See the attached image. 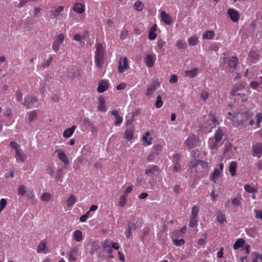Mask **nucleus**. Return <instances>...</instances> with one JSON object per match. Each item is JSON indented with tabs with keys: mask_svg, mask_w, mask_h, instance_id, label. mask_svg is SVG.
<instances>
[{
	"mask_svg": "<svg viewBox=\"0 0 262 262\" xmlns=\"http://www.w3.org/2000/svg\"><path fill=\"white\" fill-rule=\"evenodd\" d=\"M110 112L116 118V121L114 122V124L117 126H120L123 121V117L119 116L118 111L117 110H113Z\"/></svg>",
	"mask_w": 262,
	"mask_h": 262,
	"instance_id": "15",
	"label": "nucleus"
},
{
	"mask_svg": "<svg viewBox=\"0 0 262 262\" xmlns=\"http://www.w3.org/2000/svg\"><path fill=\"white\" fill-rule=\"evenodd\" d=\"M245 240L243 238H239L233 244V248L234 250H237L238 248L242 247L245 244Z\"/></svg>",
	"mask_w": 262,
	"mask_h": 262,
	"instance_id": "35",
	"label": "nucleus"
},
{
	"mask_svg": "<svg viewBox=\"0 0 262 262\" xmlns=\"http://www.w3.org/2000/svg\"><path fill=\"white\" fill-rule=\"evenodd\" d=\"M229 119L234 127L243 128L246 127L248 124V121L251 117L250 113L248 112L237 113L235 114H232L231 112L228 113Z\"/></svg>",
	"mask_w": 262,
	"mask_h": 262,
	"instance_id": "1",
	"label": "nucleus"
},
{
	"mask_svg": "<svg viewBox=\"0 0 262 262\" xmlns=\"http://www.w3.org/2000/svg\"><path fill=\"white\" fill-rule=\"evenodd\" d=\"M256 127H259L260 126L259 124L262 120V114H261V113L257 114L256 115Z\"/></svg>",
	"mask_w": 262,
	"mask_h": 262,
	"instance_id": "57",
	"label": "nucleus"
},
{
	"mask_svg": "<svg viewBox=\"0 0 262 262\" xmlns=\"http://www.w3.org/2000/svg\"><path fill=\"white\" fill-rule=\"evenodd\" d=\"M215 33L213 30L206 31L204 32L202 35L204 39H211L214 36Z\"/></svg>",
	"mask_w": 262,
	"mask_h": 262,
	"instance_id": "32",
	"label": "nucleus"
},
{
	"mask_svg": "<svg viewBox=\"0 0 262 262\" xmlns=\"http://www.w3.org/2000/svg\"><path fill=\"white\" fill-rule=\"evenodd\" d=\"M88 246L90 247V253L91 254H94L96 253L98 256H101L100 253L98 252V250L100 249V246L99 243L97 242H90Z\"/></svg>",
	"mask_w": 262,
	"mask_h": 262,
	"instance_id": "6",
	"label": "nucleus"
},
{
	"mask_svg": "<svg viewBox=\"0 0 262 262\" xmlns=\"http://www.w3.org/2000/svg\"><path fill=\"white\" fill-rule=\"evenodd\" d=\"M76 197L73 194H71L66 201V204L68 207H71L76 202Z\"/></svg>",
	"mask_w": 262,
	"mask_h": 262,
	"instance_id": "34",
	"label": "nucleus"
},
{
	"mask_svg": "<svg viewBox=\"0 0 262 262\" xmlns=\"http://www.w3.org/2000/svg\"><path fill=\"white\" fill-rule=\"evenodd\" d=\"M125 203H126L125 196H121L119 202V205L120 206H121V207H123L125 204Z\"/></svg>",
	"mask_w": 262,
	"mask_h": 262,
	"instance_id": "62",
	"label": "nucleus"
},
{
	"mask_svg": "<svg viewBox=\"0 0 262 262\" xmlns=\"http://www.w3.org/2000/svg\"><path fill=\"white\" fill-rule=\"evenodd\" d=\"M144 8L143 4L139 1H136L134 4V8L138 11H141L143 10Z\"/></svg>",
	"mask_w": 262,
	"mask_h": 262,
	"instance_id": "42",
	"label": "nucleus"
},
{
	"mask_svg": "<svg viewBox=\"0 0 262 262\" xmlns=\"http://www.w3.org/2000/svg\"><path fill=\"white\" fill-rule=\"evenodd\" d=\"M133 226V224L131 225L130 223H128V226L126 228V231L124 234L127 238H130L132 237L131 230Z\"/></svg>",
	"mask_w": 262,
	"mask_h": 262,
	"instance_id": "41",
	"label": "nucleus"
},
{
	"mask_svg": "<svg viewBox=\"0 0 262 262\" xmlns=\"http://www.w3.org/2000/svg\"><path fill=\"white\" fill-rule=\"evenodd\" d=\"M244 189L245 191L249 193H254L256 192L257 191V189L256 188L250 186L249 184H246L244 186Z\"/></svg>",
	"mask_w": 262,
	"mask_h": 262,
	"instance_id": "43",
	"label": "nucleus"
},
{
	"mask_svg": "<svg viewBox=\"0 0 262 262\" xmlns=\"http://www.w3.org/2000/svg\"><path fill=\"white\" fill-rule=\"evenodd\" d=\"M224 136V133L222 129L219 127L215 132L214 135V139L216 140L215 142H219L222 144L223 137Z\"/></svg>",
	"mask_w": 262,
	"mask_h": 262,
	"instance_id": "20",
	"label": "nucleus"
},
{
	"mask_svg": "<svg viewBox=\"0 0 262 262\" xmlns=\"http://www.w3.org/2000/svg\"><path fill=\"white\" fill-rule=\"evenodd\" d=\"M245 85V82H242L234 84L230 91V95L231 96L235 95V94L239 93L240 91L244 89Z\"/></svg>",
	"mask_w": 262,
	"mask_h": 262,
	"instance_id": "10",
	"label": "nucleus"
},
{
	"mask_svg": "<svg viewBox=\"0 0 262 262\" xmlns=\"http://www.w3.org/2000/svg\"><path fill=\"white\" fill-rule=\"evenodd\" d=\"M196 144V136L194 135L190 136L188 137L185 142V144L188 149L193 148Z\"/></svg>",
	"mask_w": 262,
	"mask_h": 262,
	"instance_id": "11",
	"label": "nucleus"
},
{
	"mask_svg": "<svg viewBox=\"0 0 262 262\" xmlns=\"http://www.w3.org/2000/svg\"><path fill=\"white\" fill-rule=\"evenodd\" d=\"M47 251L48 248L46 247L45 241L44 240L41 241L37 246V252L46 253Z\"/></svg>",
	"mask_w": 262,
	"mask_h": 262,
	"instance_id": "23",
	"label": "nucleus"
},
{
	"mask_svg": "<svg viewBox=\"0 0 262 262\" xmlns=\"http://www.w3.org/2000/svg\"><path fill=\"white\" fill-rule=\"evenodd\" d=\"M73 10L78 13L81 14L84 12V6L81 3H76L73 7Z\"/></svg>",
	"mask_w": 262,
	"mask_h": 262,
	"instance_id": "27",
	"label": "nucleus"
},
{
	"mask_svg": "<svg viewBox=\"0 0 262 262\" xmlns=\"http://www.w3.org/2000/svg\"><path fill=\"white\" fill-rule=\"evenodd\" d=\"M163 101L162 100V97L160 95H158L157 97V99L155 103V106L157 108H160L163 105Z\"/></svg>",
	"mask_w": 262,
	"mask_h": 262,
	"instance_id": "48",
	"label": "nucleus"
},
{
	"mask_svg": "<svg viewBox=\"0 0 262 262\" xmlns=\"http://www.w3.org/2000/svg\"><path fill=\"white\" fill-rule=\"evenodd\" d=\"M15 99L17 101H21L22 100L23 94L19 90H18L16 91Z\"/></svg>",
	"mask_w": 262,
	"mask_h": 262,
	"instance_id": "54",
	"label": "nucleus"
},
{
	"mask_svg": "<svg viewBox=\"0 0 262 262\" xmlns=\"http://www.w3.org/2000/svg\"><path fill=\"white\" fill-rule=\"evenodd\" d=\"M15 158H16V160L17 162H24L27 159V156L20 149L19 150L16 151V152H15Z\"/></svg>",
	"mask_w": 262,
	"mask_h": 262,
	"instance_id": "22",
	"label": "nucleus"
},
{
	"mask_svg": "<svg viewBox=\"0 0 262 262\" xmlns=\"http://www.w3.org/2000/svg\"><path fill=\"white\" fill-rule=\"evenodd\" d=\"M181 158V155L179 154L175 153L173 155L172 162L179 163Z\"/></svg>",
	"mask_w": 262,
	"mask_h": 262,
	"instance_id": "55",
	"label": "nucleus"
},
{
	"mask_svg": "<svg viewBox=\"0 0 262 262\" xmlns=\"http://www.w3.org/2000/svg\"><path fill=\"white\" fill-rule=\"evenodd\" d=\"M58 157L64 164H69L68 157L63 151L59 150L58 153Z\"/></svg>",
	"mask_w": 262,
	"mask_h": 262,
	"instance_id": "33",
	"label": "nucleus"
},
{
	"mask_svg": "<svg viewBox=\"0 0 262 262\" xmlns=\"http://www.w3.org/2000/svg\"><path fill=\"white\" fill-rule=\"evenodd\" d=\"M198 69L196 68H194L192 70H188L185 72L186 76L191 78H193L196 77Z\"/></svg>",
	"mask_w": 262,
	"mask_h": 262,
	"instance_id": "37",
	"label": "nucleus"
},
{
	"mask_svg": "<svg viewBox=\"0 0 262 262\" xmlns=\"http://www.w3.org/2000/svg\"><path fill=\"white\" fill-rule=\"evenodd\" d=\"M209 118L214 126H215L216 124H219V122L216 119V117L213 114L210 113L209 114Z\"/></svg>",
	"mask_w": 262,
	"mask_h": 262,
	"instance_id": "49",
	"label": "nucleus"
},
{
	"mask_svg": "<svg viewBox=\"0 0 262 262\" xmlns=\"http://www.w3.org/2000/svg\"><path fill=\"white\" fill-rule=\"evenodd\" d=\"M10 146L15 150V152L17 150H19L21 149L19 148V145H18L17 143L14 141H11L10 142Z\"/></svg>",
	"mask_w": 262,
	"mask_h": 262,
	"instance_id": "52",
	"label": "nucleus"
},
{
	"mask_svg": "<svg viewBox=\"0 0 262 262\" xmlns=\"http://www.w3.org/2000/svg\"><path fill=\"white\" fill-rule=\"evenodd\" d=\"M86 34H88L87 32H85V34L83 35L76 34L74 36V39L77 41L80 42L84 39Z\"/></svg>",
	"mask_w": 262,
	"mask_h": 262,
	"instance_id": "47",
	"label": "nucleus"
},
{
	"mask_svg": "<svg viewBox=\"0 0 262 262\" xmlns=\"http://www.w3.org/2000/svg\"><path fill=\"white\" fill-rule=\"evenodd\" d=\"M64 39V35L63 34H59L56 36V38L53 42L52 47L54 51H57L59 46L62 43Z\"/></svg>",
	"mask_w": 262,
	"mask_h": 262,
	"instance_id": "5",
	"label": "nucleus"
},
{
	"mask_svg": "<svg viewBox=\"0 0 262 262\" xmlns=\"http://www.w3.org/2000/svg\"><path fill=\"white\" fill-rule=\"evenodd\" d=\"M23 105L27 109H29L33 107H37L38 105L37 99L34 96H27L24 98Z\"/></svg>",
	"mask_w": 262,
	"mask_h": 262,
	"instance_id": "3",
	"label": "nucleus"
},
{
	"mask_svg": "<svg viewBox=\"0 0 262 262\" xmlns=\"http://www.w3.org/2000/svg\"><path fill=\"white\" fill-rule=\"evenodd\" d=\"M102 247L103 250L108 254V257L110 258H113L114 256L111 254L113 250L111 246V244L110 243V241L105 240L102 245Z\"/></svg>",
	"mask_w": 262,
	"mask_h": 262,
	"instance_id": "14",
	"label": "nucleus"
},
{
	"mask_svg": "<svg viewBox=\"0 0 262 262\" xmlns=\"http://www.w3.org/2000/svg\"><path fill=\"white\" fill-rule=\"evenodd\" d=\"M255 167L257 170H262V159L259 160L255 165Z\"/></svg>",
	"mask_w": 262,
	"mask_h": 262,
	"instance_id": "64",
	"label": "nucleus"
},
{
	"mask_svg": "<svg viewBox=\"0 0 262 262\" xmlns=\"http://www.w3.org/2000/svg\"><path fill=\"white\" fill-rule=\"evenodd\" d=\"M228 66L230 68H235L237 64L238 58L236 56H232L231 57L228 58L227 59Z\"/></svg>",
	"mask_w": 262,
	"mask_h": 262,
	"instance_id": "24",
	"label": "nucleus"
},
{
	"mask_svg": "<svg viewBox=\"0 0 262 262\" xmlns=\"http://www.w3.org/2000/svg\"><path fill=\"white\" fill-rule=\"evenodd\" d=\"M199 212L198 207L196 206H193L191 208V216L192 217H196Z\"/></svg>",
	"mask_w": 262,
	"mask_h": 262,
	"instance_id": "46",
	"label": "nucleus"
},
{
	"mask_svg": "<svg viewBox=\"0 0 262 262\" xmlns=\"http://www.w3.org/2000/svg\"><path fill=\"white\" fill-rule=\"evenodd\" d=\"M82 123L87 127H92V128H94V126L88 118H84L82 120Z\"/></svg>",
	"mask_w": 262,
	"mask_h": 262,
	"instance_id": "45",
	"label": "nucleus"
},
{
	"mask_svg": "<svg viewBox=\"0 0 262 262\" xmlns=\"http://www.w3.org/2000/svg\"><path fill=\"white\" fill-rule=\"evenodd\" d=\"M37 113L35 111H30L28 112L26 116V119L29 122H32L36 118Z\"/></svg>",
	"mask_w": 262,
	"mask_h": 262,
	"instance_id": "28",
	"label": "nucleus"
},
{
	"mask_svg": "<svg viewBox=\"0 0 262 262\" xmlns=\"http://www.w3.org/2000/svg\"><path fill=\"white\" fill-rule=\"evenodd\" d=\"M178 77L176 75H172L170 76V79H169V82L171 83H176L178 81Z\"/></svg>",
	"mask_w": 262,
	"mask_h": 262,
	"instance_id": "60",
	"label": "nucleus"
},
{
	"mask_svg": "<svg viewBox=\"0 0 262 262\" xmlns=\"http://www.w3.org/2000/svg\"><path fill=\"white\" fill-rule=\"evenodd\" d=\"M74 237L77 242H80L83 239L82 233L80 230H77L74 232Z\"/></svg>",
	"mask_w": 262,
	"mask_h": 262,
	"instance_id": "38",
	"label": "nucleus"
},
{
	"mask_svg": "<svg viewBox=\"0 0 262 262\" xmlns=\"http://www.w3.org/2000/svg\"><path fill=\"white\" fill-rule=\"evenodd\" d=\"M75 128H76V126L73 125L70 128H68L66 129L63 132V137H64L66 138H69L71 137L72 136V135L73 134Z\"/></svg>",
	"mask_w": 262,
	"mask_h": 262,
	"instance_id": "26",
	"label": "nucleus"
},
{
	"mask_svg": "<svg viewBox=\"0 0 262 262\" xmlns=\"http://www.w3.org/2000/svg\"><path fill=\"white\" fill-rule=\"evenodd\" d=\"M160 84L158 81H153L147 89L146 95L150 97L158 89Z\"/></svg>",
	"mask_w": 262,
	"mask_h": 262,
	"instance_id": "7",
	"label": "nucleus"
},
{
	"mask_svg": "<svg viewBox=\"0 0 262 262\" xmlns=\"http://www.w3.org/2000/svg\"><path fill=\"white\" fill-rule=\"evenodd\" d=\"M176 46L179 49H184L186 47V43L184 40H178L177 41Z\"/></svg>",
	"mask_w": 262,
	"mask_h": 262,
	"instance_id": "44",
	"label": "nucleus"
},
{
	"mask_svg": "<svg viewBox=\"0 0 262 262\" xmlns=\"http://www.w3.org/2000/svg\"><path fill=\"white\" fill-rule=\"evenodd\" d=\"M51 198V195L48 193H43L41 196V199L45 202H48Z\"/></svg>",
	"mask_w": 262,
	"mask_h": 262,
	"instance_id": "50",
	"label": "nucleus"
},
{
	"mask_svg": "<svg viewBox=\"0 0 262 262\" xmlns=\"http://www.w3.org/2000/svg\"><path fill=\"white\" fill-rule=\"evenodd\" d=\"M188 42L189 46H195L198 43V37L196 36L193 35L189 37L188 39Z\"/></svg>",
	"mask_w": 262,
	"mask_h": 262,
	"instance_id": "39",
	"label": "nucleus"
},
{
	"mask_svg": "<svg viewBox=\"0 0 262 262\" xmlns=\"http://www.w3.org/2000/svg\"><path fill=\"white\" fill-rule=\"evenodd\" d=\"M216 140L212 138H210L208 140V146L211 150H217L222 144L219 142H215Z\"/></svg>",
	"mask_w": 262,
	"mask_h": 262,
	"instance_id": "16",
	"label": "nucleus"
},
{
	"mask_svg": "<svg viewBox=\"0 0 262 262\" xmlns=\"http://www.w3.org/2000/svg\"><path fill=\"white\" fill-rule=\"evenodd\" d=\"M232 96L235 97V99L237 100H240L242 102L246 101L248 100V96L245 93H238L235 95H232Z\"/></svg>",
	"mask_w": 262,
	"mask_h": 262,
	"instance_id": "30",
	"label": "nucleus"
},
{
	"mask_svg": "<svg viewBox=\"0 0 262 262\" xmlns=\"http://www.w3.org/2000/svg\"><path fill=\"white\" fill-rule=\"evenodd\" d=\"M26 192V187L24 185L19 186L18 189V195L19 196H24Z\"/></svg>",
	"mask_w": 262,
	"mask_h": 262,
	"instance_id": "51",
	"label": "nucleus"
},
{
	"mask_svg": "<svg viewBox=\"0 0 262 262\" xmlns=\"http://www.w3.org/2000/svg\"><path fill=\"white\" fill-rule=\"evenodd\" d=\"M105 49L102 43H98L95 53V63L96 66L100 68L103 66L104 62V55Z\"/></svg>",
	"mask_w": 262,
	"mask_h": 262,
	"instance_id": "2",
	"label": "nucleus"
},
{
	"mask_svg": "<svg viewBox=\"0 0 262 262\" xmlns=\"http://www.w3.org/2000/svg\"><path fill=\"white\" fill-rule=\"evenodd\" d=\"M173 171L174 172H179L181 169V165L179 163H173Z\"/></svg>",
	"mask_w": 262,
	"mask_h": 262,
	"instance_id": "58",
	"label": "nucleus"
},
{
	"mask_svg": "<svg viewBox=\"0 0 262 262\" xmlns=\"http://www.w3.org/2000/svg\"><path fill=\"white\" fill-rule=\"evenodd\" d=\"M78 248L75 247H73L69 251L68 253L71 254H73V255H74L75 256L77 255L78 254Z\"/></svg>",
	"mask_w": 262,
	"mask_h": 262,
	"instance_id": "61",
	"label": "nucleus"
},
{
	"mask_svg": "<svg viewBox=\"0 0 262 262\" xmlns=\"http://www.w3.org/2000/svg\"><path fill=\"white\" fill-rule=\"evenodd\" d=\"M193 167H195L198 166H201L202 169L205 171H208V164L207 162H205L203 160H198L195 161V162L193 164Z\"/></svg>",
	"mask_w": 262,
	"mask_h": 262,
	"instance_id": "19",
	"label": "nucleus"
},
{
	"mask_svg": "<svg viewBox=\"0 0 262 262\" xmlns=\"http://www.w3.org/2000/svg\"><path fill=\"white\" fill-rule=\"evenodd\" d=\"M160 171L159 167L157 165H152L150 168L145 170V173L149 176L152 177L153 176L159 173Z\"/></svg>",
	"mask_w": 262,
	"mask_h": 262,
	"instance_id": "13",
	"label": "nucleus"
},
{
	"mask_svg": "<svg viewBox=\"0 0 262 262\" xmlns=\"http://www.w3.org/2000/svg\"><path fill=\"white\" fill-rule=\"evenodd\" d=\"M156 60V56L155 54H148L144 59L145 63L148 68L152 67Z\"/></svg>",
	"mask_w": 262,
	"mask_h": 262,
	"instance_id": "8",
	"label": "nucleus"
},
{
	"mask_svg": "<svg viewBox=\"0 0 262 262\" xmlns=\"http://www.w3.org/2000/svg\"><path fill=\"white\" fill-rule=\"evenodd\" d=\"M237 167V163L234 161L230 163L229 167V171L231 176H234L236 174V169Z\"/></svg>",
	"mask_w": 262,
	"mask_h": 262,
	"instance_id": "31",
	"label": "nucleus"
},
{
	"mask_svg": "<svg viewBox=\"0 0 262 262\" xmlns=\"http://www.w3.org/2000/svg\"><path fill=\"white\" fill-rule=\"evenodd\" d=\"M63 7L62 6H59L57 8H55L52 10L53 15L55 18H57L60 15V13L63 11Z\"/></svg>",
	"mask_w": 262,
	"mask_h": 262,
	"instance_id": "40",
	"label": "nucleus"
},
{
	"mask_svg": "<svg viewBox=\"0 0 262 262\" xmlns=\"http://www.w3.org/2000/svg\"><path fill=\"white\" fill-rule=\"evenodd\" d=\"M228 14L233 22H237L239 20V14L237 11L230 8L228 10Z\"/></svg>",
	"mask_w": 262,
	"mask_h": 262,
	"instance_id": "12",
	"label": "nucleus"
},
{
	"mask_svg": "<svg viewBox=\"0 0 262 262\" xmlns=\"http://www.w3.org/2000/svg\"><path fill=\"white\" fill-rule=\"evenodd\" d=\"M161 17L162 20L167 25H170L172 22L171 17L164 11L161 12Z\"/></svg>",
	"mask_w": 262,
	"mask_h": 262,
	"instance_id": "17",
	"label": "nucleus"
},
{
	"mask_svg": "<svg viewBox=\"0 0 262 262\" xmlns=\"http://www.w3.org/2000/svg\"><path fill=\"white\" fill-rule=\"evenodd\" d=\"M252 156L260 158L262 156V143L254 142L252 146Z\"/></svg>",
	"mask_w": 262,
	"mask_h": 262,
	"instance_id": "4",
	"label": "nucleus"
},
{
	"mask_svg": "<svg viewBox=\"0 0 262 262\" xmlns=\"http://www.w3.org/2000/svg\"><path fill=\"white\" fill-rule=\"evenodd\" d=\"M216 218L217 222L220 224H223L226 221L225 214L221 211H219L217 213Z\"/></svg>",
	"mask_w": 262,
	"mask_h": 262,
	"instance_id": "36",
	"label": "nucleus"
},
{
	"mask_svg": "<svg viewBox=\"0 0 262 262\" xmlns=\"http://www.w3.org/2000/svg\"><path fill=\"white\" fill-rule=\"evenodd\" d=\"M134 128L132 126L128 127L124 133V138L127 141H130L133 137Z\"/></svg>",
	"mask_w": 262,
	"mask_h": 262,
	"instance_id": "21",
	"label": "nucleus"
},
{
	"mask_svg": "<svg viewBox=\"0 0 262 262\" xmlns=\"http://www.w3.org/2000/svg\"><path fill=\"white\" fill-rule=\"evenodd\" d=\"M108 88V83L107 81L102 80L100 81L98 86L97 88V91L100 93H103L106 91Z\"/></svg>",
	"mask_w": 262,
	"mask_h": 262,
	"instance_id": "18",
	"label": "nucleus"
},
{
	"mask_svg": "<svg viewBox=\"0 0 262 262\" xmlns=\"http://www.w3.org/2000/svg\"><path fill=\"white\" fill-rule=\"evenodd\" d=\"M128 35V31L126 30H123L120 34V39L124 40L125 39Z\"/></svg>",
	"mask_w": 262,
	"mask_h": 262,
	"instance_id": "63",
	"label": "nucleus"
},
{
	"mask_svg": "<svg viewBox=\"0 0 262 262\" xmlns=\"http://www.w3.org/2000/svg\"><path fill=\"white\" fill-rule=\"evenodd\" d=\"M128 68V60L126 57L120 58L118 66V71L120 73H123Z\"/></svg>",
	"mask_w": 262,
	"mask_h": 262,
	"instance_id": "9",
	"label": "nucleus"
},
{
	"mask_svg": "<svg viewBox=\"0 0 262 262\" xmlns=\"http://www.w3.org/2000/svg\"><path fill=\"white\" fill-rule=\"evenodd\" d=\"M255 216L256 219L262 220V209L261 210H255Z\"/></svg>",
	"mask_w": 262,
	"mask_h": 262,
	"instance_id": "59",
	"label": "nucleus"
},
{
	"mask_svg": "<svg viewBox=\"0 0 262 262\" xmlns=\"http://www.w3.org/2000/svg\"><path fill=\"white\" fill-rule=\"evenodd\" d=\"M173 243L174 245H175L176 246H180L184 244L185 241L183 239H176L173 240Z\"/></svg>",
	"mask_w": 262,
	"mask_h": 262,
	"instance_id": "56",
	"label": "nucleus"
},
{
	"mask_svg": "<svg viewBox=\"0 0 262 262\" xmlns=\"http://www.w3.org/2000/svg\"><path fill=\"white\" fill-rule=\"evenodd\" d=\"M198 224V220L196 217H190V220L189 222V226L190 227H194L196 226Z\"/></svg>",
	"mask_w": 262,
	"mask_h": 262,
	"instance_id": "53",
	"label": "nucleus"
},
{
	"mask_svg": "<svg viewBox=\"0 0 262 262\" xmlns=\"http://www.w3.org/2000/svg\"><path fill=\"white\" fill-rule=\"evenodd\" d=\"M99 103L97 106V109L99 111L105 112L106 111L105 100L102 96H100L98 98Z\"/></svg>",
	"mask_w": 262,
	"mask_h": 262,
	"instance_id": "25",
	"label": "nucleus"
},
{
	"mask_svg": "<svg viewBox=\"0 0 262 262\" xmlns=\"http://www.w3.org/2000/svg\"><path fill=\"white\" fill-rule=\"evenodd\" d=\"M222 172L219 169H214V171L212 173V174L211 176V180L214 183H216V181L219 178V177L220 176L221 173Z\"/></svg>",
	"mask_w": 262,
	"mask_h": 262,
	"instance_id": "29",
	"label": "nucleus"
}]
</instances>
